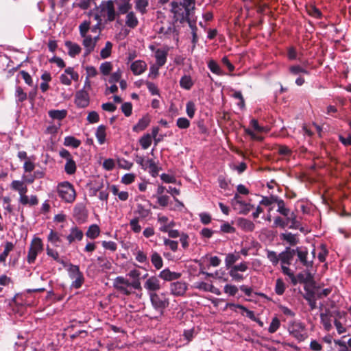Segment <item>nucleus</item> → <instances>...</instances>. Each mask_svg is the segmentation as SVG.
Wrapping results in <instances>:
<instances>
[{
	"instance_id": "1",
	"label": "nucleus",
	"mask_w": 351,
	"mask_h": 351,
	"mask_svg": "<svg viewBox=\"0 0 351 351\" xmlns=\"http://www.w3.org/2000/svg\"><path fill=\"white\" fill-rule=\"evenodd\" d=\"M90 21H84L79 26L80 34L83 38L82 45L84 48V56H88L94 51L99 38V34L95 36L87 34L90 28Z\"/></svg>"
},
{
	"instance_id": "2",
	"label": "nucleus",
	"mask_w": 351,
	"mask_h": 351,
	"mask_svg": "<svg viewBox=\"0 0 351 351\" xmlns=\"http://www.w3.org/2000/svg\"><path fill=\"white\" fill-rule=\"evenodd\" d=\"M159 37L163 40L174 41L176 43L179 40V32L176 29L174 23L171 21L162 22L157 31Z\"/></svg>"
},
{
	"instance_id": "3",
	"label": "nucleus",
	"mask_w": 351,
	"mask_h": 351,
	"mask_svg": "<svg viewBox=\"0 0 351 351\" xmlns=\"http://www.w3.org/2000/svg\"><path fill=\"white\" fill-rule=\"evenodd\" d=\"M116 17L114 2L108 0L102 2L99 8V13L95 15V20L102 21L104 19L106 21H113Z\"/></svg>"
},
{
	"instance_id": "4",
	"label": "nucleus",
	"mask_w": 351,
	"mask_h": 351,
	"mask_svg": "<svg viewBox=\"0 0 351 351\" xmlns=\"http://www.w3.org/2000/svg\"><path fill=\"white\" fill-rule=\"evenodd\" d=\"M151 304L153 308L163 314L165 309L169 305V298L167 292H156L149 295Z\"/></svg>"
},
{
	"instance_id": "5",
	"label": "nucleus",
	"mask_w": 351,
	"mask_h": 351,
	"mask_svg": "<svg viewBox=\"0 0 351 351\" xmlns=\"http://www.w3.org/2000/svg\"><path fill=\"white\" fill-rule=\"evenodd\" d=\"M58 197L66 203H73L76 198V192L72 184L65 181L57 186Z\"/></svg>"
},
{
	"instance_id": "6",
	"label": "nucleus",
	"mask_w": 351,
	"mask_h": 351,
	"mask_svg": "<svg viewBox=\"0 0 351 351\" xmlns=\"http://www.w3.org/2000/svg\"><path fill=\"white\" fill-rule=\"evenodd\" d=\"M231 205L239 214L244 215H247L254 208L252 204L243 201L238 193H236L231 199Z\"/></svg>"
},
{
	"instance_id": "7",
	"label": "nucleus",
	"mask_w": 351,
	"mask_h": 351,
	"mask_svg": "<svg viewBox=\"0 0 351 351\" xmlns=\"http://www.w3.org/2000/svg\"><path fill=\"white\" fill-rule=\"evenodd\" d=\"M43 251V244L42 240L36 237L31 241L27 256V261L29 264L35 262L37 256Z\"/></svg>"
},
{
	"instance_id": "8",
	"label": "nucleus",
	"mask_w": 351,
	"mask_h": 351,
	"mask_svg": "<svg viewBox=\"0 0 351 351\" xmlns=\"http://www.w3.org/2000/svg\"><path fill=\"white\" fill-rule=\"evenodd\" d=\"M69 276L73 280L71 287L74 289H80L84 282V277L83 274L80 271L79 266L70 264L68 268Z\"/></svg>"
},
{
	"instance_id": "9",
	"label": "nucleus",
	"mask_w": 351,
	"mask_h": 351,
	"mask_svg": "<svg viewBox=\"0 0 351 351\" xmlns=\"http://www.w3.org/2000/svg\"><path fill=\"white\" fill-rule=\"evenodd\" d=\"M288 330L290 335L299 341H303L307 337L305 326L300 322H291Z\"/></svg>"
},
{
	"instance_id": "10",
	"label": "nucleus",
	"mask_w": 351,
	"mask_h": 351,
	"mask_svg": "<svg viewBox=\"0 0 351 351\" xmlns=\"http://www.w3.org/2000/svg\"><path fill=\"white\" fill-rule=\"evenodd\" d=\"M113 287L121 294L125 295H131L130 281L123 276H117L113 280Z\"/></svg>"
},
{
	"instance_id": "11",
	"label": "nucleus",
	"mask_w": 351,
	"mask_h": 351,
	"mask_svg": "<svg viewBox=\"0 0 351 351\" xmlns=\"http://www.w3.org/2000/svg\"><path fill=\"white\" fill-rule=\"evenodd\" d=\"M158 278L152 276L148 277L144 282L143 287L147 291L148 295L160 290L162 285Z\"/></svg>"
},
{
	"instance_id": "12",
	"label": "nucleus",
	"mask_w": 351,
	"mask_h": 351,
	"mask_svg": "<svg viewBox=\"0 0 351 351\" xmlns=\"http://www.w3.org/2000/svg\"><path fill=\"white\" fill-rule=\"evenodd\" d=\"M79 79V75L74 71L73 67H68L64 70V72L60 75V82L66 86L71 84V81H77Z\"/></svg>"
},
{
	"instance_id": "13",
	"label": "nucleus",
	"mask_w": 351,
	"mask_h": 351,
	"mask_svg": "<svg viewBox=\"0 0 351 351\" xmlns=\"http://www.w3.org/2000/svg\"><path fill=\"white\" fill-rule=\"evenodd\" d=\"M90 97L86 90H80L75 95V104L78 108H86L89 105Z\"/></svg>"
},
{
	"instance_id": "14",
	"label": "nucleus",
	"mask_w": 351,
	"mask_h": 351,
	"mask_svg": "<svg viewBox=\"0 0 351 351\" xmlns=\"http://www.w3.org/2000/svg\"><path fill=\"white\" fill-rule=\"evenodd\" d=\"M188 286L187 284L184 281H176L171 283L170 285V292L174 296H183Z\"/></svg>"
},
{
	"instance_id": "15",
	"label": "nucleus",
	"mask_w": 351,
	"mask_h": 351,
	"mask_svg": "<svg viewBox=\"0 0 351 351\" xmlns=\"http://www.w3.org/2000/svg\"><path fill=\"white\" fill-rule=\"evenodd\" d=\"M157 221L160 224L159 230L162 232H167L168 229L172 228L176 226L173 220H170L167 216L158 214Z\"/></svg>"
},
{
	"instance_id": "16",
	"label": "nucleus",
	"mask_w": 351,
	"mask_h": 351,
	"mask_svg": "<svg viewBox=\"0 0 351 351\" xmlns=\"http://www.w3.org/2000/svg\"><path fill=\"white\" fill-rule=\"evenodd\" d=\"M73 217L77 221L83 223L86 220L87 211L82 203L77 204L73 208Z\"/></svg>"
},
{
	"instance_id": "17",
	"label": "nucleus",
	"mask_w": 351,
	"mask_h": 351,
	"mask_svg": "<svg viewBox=\"0 0 351 351\" xmlns=\"http://www.w3.org/2000/svg\"><path fill=\"white\" fill-rule=\"evenodd\" d=\"M181 276V274L178 272L171 271L169 269L166 268L162 270L158 277L165 281H172L174 280L179 279Z\"/></svg>"
},
{
	"instance_id": "18",
	"label": "nucleus",
	"mask_w": 351,
	"mask_h": 351,
	"mask_svg": "<svg viewBox=\"0 0 351 351\" xmlns=\"http://www.w3.org/2000/svg\"><path fill=\"white\" fill-rule=\"evenodd\" d=\"M295 254V250L287 247L285 251L280 253V261L281 265H289Z\"/></svg>"
},
{
	"instance_id": "19",
	"label": "nucleus",
	"mask_w": 351,
	"mask_h": 351,
	"mask_svg": "<svg viewBox=\"0 0 351 351\" xmlns=\"http://www.w3.org/2000/svg\"><path fill=\"white\" fill-rule=\"evenodd\" d=\"M237 226L245 232H252L255 228L254 223L245 218H239L237 220Z\"/></svg>"
},
{
	"instance_id": "20",
	"label": "nucleus",
	"mask_w": 351,
	"mask_h": 351,
	"mask_svg": "<svg viewBox=\"0 0 351 351\" xmlns=\"http://www.w3.org/2000/svg\"><path fill=\"white\" fill-rule=\"evenodd\" d=\"M130 69L134 75H138L146 71L147 64L143 60H136L131 64Z\"/></svg>"
},
{
	"instance_id": "21",
	"label": "nucleus",
	"mask_w": 351,
	"mask_h": 351,
	"mask_svg": "<svg viewBox=\"0 0 351 351\" xmlns=\"http://www.w3.org/2000/svg\"><path fill=\"white\" fill-rule=\"evenodd\" d=\"M171 7V11L174 13V18L176 19V21L180 20L182 22L189 16L185 15L184 10L181 5H178L176 2H172Z\"/></svg>"
},
{
	"instance_id": "22",
	"label": "nucleus",
	"mask_w": 351,
	"mask_h": 351,
	"mask_svg": "<svg viewBox=\"0 0 351 351\" xmlns=\"http://www.w3.org/2000/svg\"><path fill=\"white\" fill-rule=\"evenodd\" d=\"M83 236V232L77 226H74L71 228L70 234L66 237V239L69 243L71 244L75 241H81Z\"/></svg>"
},
{
	"instance_id": "23",
	"label": "nucleus",
	"mask_w": 351,
	"mask_h": 351,
	"mask_svg": "<svg viewBox=\"0 0 351 351\" xmlns=\"http://www.w3.org/2000/svg\"><path fill=\"white\" fill-rule=\"evenodd\" d=\"M64 45L68 49L69 56L71 58H75L82 51V48L77 43L67 40L65 42Z\"/></svg>"
},
{
	"instance_id": "24",
	"label": "nucleus",
	"mask_w": 351,
	"mask_h": 351,
	"mask_svg": "<svg viewBox=\"0 0 351 351\" xmlns=\"http://www.w3.org/2000/svg\"><path fill=\"white\" fill-rule=\"evenodd\" d=\"M19 202L23 205L35 206L38 204V199L36 195H31L29 197L26 193L20 194Z\"/></svg>"
},
{
	"instance_id": "25",
	"label": "nucleus",
	"mask_w": 351,
	"mask_h": 351,
	"mask_svg": "<svg viewBox=\"0 0 351 351\" xmlns=\"http://www.w3.org/2000/svg\"><path fill=\"white\" fill-rule=\"evenodd\" d=\"M304 298L308 302L311 310H314L317 308V298L315 293L311 290H306L304 295Z\"/></svg>"
},
{
	"instance_id": "26",
	"label": "nucleus",
	"mask_w": 351,
	"mask_h": 351,
	"mask_svg": "<svg viewBox=\"0 0 351 351\" xmlns=\"http://www.w3.org/2000/svg\"><path fill=\"white\" fill-rule=\"evenodd\" d=\"M167 51L158 49L155 53L156 64L158 67L162 66L167 62Z\"/></svg>"
},
{
	"instance_id": "27",
	"label": "nucleus",
	"mask_w": 351,
	"mask_h": 351,
	"mask_svg": "<svg viewBox=\"0 0 351 351\" xmlns=\"http://www.w3.org/2000/svg\"><path fill=\"white\" fill-rule=\"evenodd\" d=\"M280 239L286 241L291 245H295L298 243V239L295 234L291 232H285L280 234Z\"/></svg>"
},
{
	"instance_id": "28",
	"label": "nucleus",
	"mask_w": 351,
	"mask_h": 351,
	"mask_svg": "<svg viewBox=\"0 0 351 351\" xmlns=\"http://www.w3.org/2000/svg\"><path fill=\"white\" fill-rule=\"evenodd\" d=\"M12 190L18 191L19 195L21 193H27V187L25 182L21 180H13L10 184Z\"/></svg>"
},
{
	"instance_id": "29",
	"label": "nucleus",
	"mask_w": 351,
	"mask_h": 351,
	"mask_svg": "<svg viewBox=\"0 0 351 351\" xmlns=\"http://www.w3.org/2000/svg\"><path fill=\"white\" fill-rule=\"evenodd\" d=\"M125 25L130 28L134 29L138 24V20L133 12H130L125 17Z\"/></svg>"
},
{
	"instance_id": "30",
	"label": "nucleus",
	"mask_w": 351,
	"mask_h": 351,
	"mask_svg": "<svg viewBox=\"0 0 351 351\" xmlns=\"http://www.w3.org/2000/svg\"><path fill=\"white\" fill-rule=\"evenodd\" d=\"M150 119L148 116H145L139 119L136 125L133 127V131L140 132L144 130L149 124Z\"/></svg>"
},
{
	"instance_id": "31",
	"label": "nucleus",
	"mask_w": 351,
	"mask_h": 351,
	"mask_svg": "<svg viewBox=\"0 0 351 351\" xmlns=\"http://www.w3.org/2000/svg\"><path fill=\"white\" fill-rule=\"evenodd\" d=\"M321 323L326 331H330L332 328L331 315L328 313H322L320 314Z\"/></svg>"
},
{
	"instance_id": "32",
	"label": "nucleus",
	"mask_w": 351,
	"mask_h": 351,
	"mask_svg": "<svg viewBox=\"0 0 351 351\" xmlns=\"http://www.w3.org/2000/svg\"><path fill=\"white\" fill-rule=\"evenodd\" d=\"M49 116L52 119L61 121L67 115L66 110H51L48 112Z\"/></svg>"
},
{
	"instance_id": "33",
	"label": "nucleus",
	"mask_w": 351,
	"mask_h": 351,
	"mask_svg": "<svg viewBox=\"0 0 351 351\" xmlns=\"http://www.w3.org/2000/svg\"><path fill=\"white\" fill-rule=\"evenodd\" d=\"M106 127L104 125H100L98 126L96 132L95 136L97 139L98 143L100 145H103L106 141Z\"/></svg>"
},
{
	"instance_id": "34",
	"label": "nucleus",
	"mask_w": 351,
	"mask_h": 351,
	"mask_svg": "<svg viewBox=\"0 0 351 351\" xmlns=\"http://www.w3.org/2000/svg\"><path fill=\"white\" fill-rule=\"evenodd\" d=\"M286 221L287 224L290 223L291 224L289 226L290 229H300V223L298 220L296 215L294 213H291L287 217H286Z\"/></svg>"
},
{
	"instance_id": "35",
	"label": "nucleus",
	"mask_w": 351,
	"mask_h": 351,
	"mask_svg": "<svg viewBox=\"0 0 351 351\" xmlns=\"http://www.w3.org/2000/svg\"><path fill=\"white\" fill-rule=\"evenodd\" d=\"M240 259L239 253H229L225 258V264L227 268H231L232 265Z\"/></svg>"
},
{
	"instance_id": "36",
	"label": "nucleus",
	"mask_w": 351,
	"mask_h": 351,
	"mask_svg": "<svg viewBox=\"0 0 351 351\" xmlns=\"http://www.w3.org/2000/svg\"><path fill=\"white\" fill-rule=\"evenodd\" d=\"M64 145L66 147L77 148L81 145V141L73 136H67L64 139Z\"/></svg>"
},
{
	"instance_id": "37",
	"label": "nucleus",
	"mask_w": 351,
	"mask_h": 351,
	"mask_svg": "<svg viewBox=\"0 0 351 351\" xmlns=\"http://www.w3.org/2000/svg\"><path fill=\"white\" fill-rule=\"evenodd\" d=\"M265 252L268 260L274 266H276L280 261V253L278 254L276 252L267 249L265 250Z\"/></svg>"
},
{
	"instance_id": "38",
	"label": "nucleus",
	"mask_w": 351,
	"mask_h": 351,
	"mask_svg": "<svg viewBox=\"0 0 351 351\" xmlns=\"http://www.w3.org/2000/svg\"><path fill=\"white\" fill-rule=\"evenodd\" d=\"M151 262L156 269H160L163 266V261L161 256L156 252L152 253Z\"/></svg>"
},
{
	"instance_id": "39",
	"label": "nucleus",
	"mask_w": 351,
	"mask_h": 351,
	"mask_svg": "<svg viewBox=\"0 0 351 351\" xmlns=\"http://www.w3.org/2000/svg\"><path fill=\"white\" fill-rule=\"evenodd\" d=\"M14 245L12 242H6L4 247V250L0 254V263H5L9 253L14 250Z\"/></svg>"
},
{
	"instance_id": "40",
	"label": "nucleus",
	"mask_w": 351,
	"mask_h": 351,
	"mask_svg": "<svg viewBox=\"0 0 351 351\" xmlns=\"http://www.w3.org/2000/svg\"><path fill=\"white\" fill-rule=\"evenodd\" d=\"M133 255L135 256V259L140 263H144L147 261V257L146 254L138 247H136L133 252Z\"/></svg>"
},
{
	"instance_id": "41",
	"label": "nucleus",
	"mask_w": 351,
	"mask_h": 351,
	"mask_svg": "<svg viewBox=\"0 0 351 351\" xmlns=\"http://www.w3.org/2000/svg\"><path fill=\"white\" fill-rule=\"evenodd\" d=\"M110 189L112 194L117 196L121 201H126L129 197L128 191H119L118 187L115 185H112Z\"/></svg>"
},
{
	"instance_id": "42",
	"label": "nucleus",
	"mask_w": 351,
	"mask_h": 351,
	"mask_svg": "<svg viewBox=\"0 0 351 351\" xmlns=\"http://www.w3.org/2000/svg\"><path fill=\"white\" fill-rule=\"evenodd\" d=\"M135 213L138 215V217L145 219L151 215L152 212L150 209L146 208L143 205L141 204H138Z\"/></svg>"
},
{
	"instance_id": "43",
	"label": "nucleus",
	"mask_w": 351,
	"mask_h": 351,
	"mask_svg": "<svg viewBox=\"0 0 351 351\" xmlns=\"http://www.w3.org/2000/svg\"><path fill=\"white\" fill-rule=\"evenodd\" d=\"M208 67L212 73L217 75H223L224 74L218 63L213 60L208 61Z\"/></svg>"
},
{
	"instance_id": "44",
	"label": "nucleus",
	"mask_w": 351,
	"mask_h": 351,
	"mask_svg": "<svg viewBox=\"0 0 351 351\" xmlns=\"http://www.w3.org/2000/svg\"><path fill=\"white\" fill-rule=\"evenodd\" d=\"M180 85L184 89L190 90L193 86L191 77L186 75L182 76L180 80Z\"/></svg>"
},
{
	"instance_id": "45",
	"label": "nucleus",
	"mask_w": 351,
	"mask_h": 351,
	"mask_svg": "<svg viewBox=\"0 0 351 351\" xmlns=\"http://www.w3.org/2000/svg\"><path fill=\"white\" fill-rule=\"evenodd\" d=\"M99 227L96 224H93L89 226L88 230L86 231V235L87 237L91 239H95L99 236Z\"/></svg>"
},
{
	"instance_id": "46",
	"label": "nucleus",
	"mask_w": 351,
	"mask_h": 351,
	"mask_svg": "<svg viewBox=\"0 0 351 351\" xmlns=\"http://www.w3.org/2000/svg\"><path fill=\"white\" fill-rule=\"evenodd\" d=\"M278 209L277 212L285 217H287L290 214V210L286 207L285 203L283 199H280L278 197V201L276 202Z\"/></svg>"
},
{
	"instance_id": "47",
	"label": "nucleus",
	"mask_w": 351,
	"mask_h": 351,
	"mask_svg": "<svg viewBox=\"0 0 351 351\" xmlns=\"http://www.w3.org/2000/svg\"><path fill=\"white\" fill-rule=\"evenodd\" d=\"M297 252V255L298 257V259L304 265L307 266L308 262L306 260V257L308 255V252L306 250L303 249L302 247H297L296 250H295V253Z\"/></svg>"
},
{
	"instance_id": "48",
	"label": "nucleus",
	"mask_w": 351,
	"mask_h": 351,
	"mask_svg": "<svg viewBox=\"0 0 351 351\" xmlns=\"http://www.w3.org/2000/svg\"><path fill=\"white\" fill-rule=\"evenodd\" d=\"M148 5V0H136L135 9L143 14L147 12V7Z\"/></svg>"
},
{
	"instance_id": "49",
	"label": "nucleus",
	"mask_w": 351,
	"mask_h": 351,
	"mask_svg": "<svg viewBox=\"0 0 351 351\" xmlns=\"http://www.w3.org/2000/svg\"><path fill=\"white\" fill-rule=\"evenodd\" d=\"M152 136L149 134H145L139 139V143L143 149H147L152 144Z\"/></svg>"
},
{
	"instance_id": "50",
	"label": "nucleus",
	"mask_w": 351,
	"mask_h": 351,
	"mask_svg": "<svg viewBox=\"0 0 351 351\" xmlns=\"http://www.w3.org/2000/svg\"><path fill=\"white\" fill-rule=\"evenodd\" d=\"M112 44L110 41L106 43L105 47L100 51V56L102 59L108 58L112 52Z\"/></svg>"
},
{
	"instance_id": "51",
	"label": "nucleus",
	"mask_w": 351,
	"mask_h": 351,
	"mask_svg": "<svg viewBox=\"0 0 351 351\" xmlns=\"http://www.w3.org/2000/svg\"><path fill=\"white\" fill-rule=\"evenodd\" d=\"M131 230L134 233L141 232L142 228L139 223V217L132 218L129 223Z\"/></svg>"
},
{
	"instance_id": "52",
	"label": "nucleus",
	"mask_w": 351,
	"mask_h": 351,
	"mask_svg": "<svg viewBox=\"0 0 351 351\" xmlns=\"http://www.w3.org/2000/svg\"><path fill=\"white\" fill-rule=\"evenodd\" d=\"M228 305L230 306H234L235 308L243 310L244 312H245L246 316L247 317H249L251 320H252V321L256 320V317L255 316L254 311L247 309L244 306H243L241 304H228Z\"/></svg>"
},
{
	"instance_id": "53",
	"label": "nucleus",
	"mask_w": 351,
	"mask_h": 351,
	"mask_svg": "<svg viewBox=\"0 0 351 351\" xmlns=\"http://www.w3.org/2000/svg\"><path fill=\"white\" fill-rule=\"evenodd\" d=\"M286 289V285L282 278H278L276 280L275 292L277 295H281Z\"/></svg>"
},
{
	"instance_id": "54",
	"label": "nucleus",
	"mask_w": 351,
	"mask_h": 351,
	"mask_svg": "<svg viewBox=\"0 0 351 351\" xmlns=\"http://www.w3.org/2000/svg\"><path fill=\"white\" fill-rule=\"evenodd\" d=\"M76 164L75 162L71 159L68 160L64 166L65 172L69 175H73L76 171Z\"/></svg>"
},
{
	"instance_id": "55",
	"label": "nucleus",
	"mask_w": 351,
	"mask_h": 351,
	"mask_svg": "<svg viewBox=\"0 0 351 351\" xmlns=\"http://www.w3.org/2000/svg\"><path fill=\"white\" fill-rule=\"evenodd\" d=\"M289 71L290 72L291 74L292 75H299L300 73H304V74H308V71L302 68V66H300V65H293V66H291L289 69Z\"/></svg>"
},
{
	"instance_id": "56",
	"label": "nucleus",
	"mask_w": 351,
	"mask_h": 351,
	"mask_svg": "<svg viewBox=\"0 0 351 351\" xmlns=\"http://www.w3.org/2000/svg\"><path fill=\"white\" fill-rule=\"evenodd\" d=\"M280 326V322L279 319L277 317H274L272 319L271 322L270 323V325L268 328V332L271 334L274 333L278 330Z\"/></svg>"
},
{
	"instance_id": "57",
	"label": "nucleus",
	"mask_w": 351,
	"mask_h": 351,
	"mask_svg": "<svg viewBox=\"0 0 351 351\" xmlns=\"http://www.w3.org/2000/svg\"><path fill=\"white\" fill-rule=\"evenodd\" d=\"M196 108L194 102L189 101L186 104V112L190 119H193L195 116Z\"/></svg>"
},
{
	"instance_id": "58",
	"label": "nucleus",
	"mask_w": 351,
	"mask_h": 351,
	"mask_svg": "<svg viewBox=\"0 0 351 351\" xmlns=\"http://www.w3.org/2000/svg\"><path fill=\"white\" fill-rule=\"evenodd\" d=\"M112 69V64L110 62H103L99 66V70L101 73L104 75H109Z\"/></svg>"
},
{
	"instance_id": "59",
	"label": "nucleus",
	"mask_w": 351,
	"mask_h": 351,
	"mask_svg": "<svg viewBox=\"0 0 351 351\" xmlns=\"http://www.w3.org/2000/svg\"><path fill=\"white\" fill-rule=\"evenodd\" d=\"M278 197L271 195L270 197H263L261 201L260 202V205L264 206H270L274 203H276L278 201Z\"/></svg>"
},
{
	"instance_id": "60",
	"label": "nucleus",
	"mask_w": 351,
	"mask_h": 351,
	"mask_svg": "<svg viewBox=\"0 0 351 351\" xmlns=\"http://www.w3.org/2000/svg\"><path fill=\"white\" fill-rule=\"evenodd\" d=\"M281 269L285 275H287L290 278L293 284L295 285L297 281L295 275L293 272L291 271V269L289 268L288 265H281Z\"/></svg>"
},
{
	"instance_id": "61",
	"label": "nucleus",
	"mask_w": 351,
	"mask_h": 351,
	"mask_svg": "<svg viewBox=\"0 0 351 351\" xmlns=\"http://www.w3.org/2000/svg\"><path fill=\"white\" fill-rule=\"evenodd\" d=\"M97 261L103 269L109 270L112 267L111 263L105 257H98Z\"/></svg>"
},
{
	"instance_id": "62",
	"label": "nucleus",
	"mask_w": 351,
	"mask_h": 351,
	"mask_svg": "<svg viewBox=\"0 0 351 351\" xmlns=\"http://www.w3.org/2000/svg\"><path fill=\"white\" fill-rule=\"evenodd\" d=\"M176 125L180 129H186L190 126V121L185 117H180L177 119Z\"/></svg>"
},
{
	"instance_id": "63",
	"label": "nucleus",
	"mask_w": 351,
	"mask_h": 351,
	"mask_svg": "<svg viewBox=\"0 0 351 351\" xmlns=\"http://www.w3.org/2000/svg\"><path fill=\"white\" fill-rule=\"evenodd\" d=\"M16 101L19 102H23L27 99V94L23 91L21 87L18 86L16 89L15 93Z\"/></svg>"
},
{
	"instance_id": "64",
	"label": "nucleus",
	"mask_w": 351,
	"mask_h": 351,
	"mask_svg": "<svg viewBox=\"0 0 351 351\" xmlns=\"http://www.w3.org/2000/svg\"><path fill=\"white\" fill-rule=\"evenodd\" d=\"M121 71L119 69H118L117 71L112 73L110 75V78L108 80L109 83L115 84L116 82H119L121 77Z\"/></svg>"
}]
</instances>
